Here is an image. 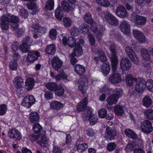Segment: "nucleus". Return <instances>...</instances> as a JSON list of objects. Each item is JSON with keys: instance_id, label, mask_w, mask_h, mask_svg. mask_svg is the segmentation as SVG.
<instances>
[{"instance_id": "f257e3e1", "label": "nucleus", "mask_w": 153, "mask_h": 153, "mask_svg": "<svg viewBox=\"0 0 153 153\" xmlns=\"http://www.w3.org/2000/svg\"><path fill=\"white\" fill-rule=\"evenodd\" d=\"M82 116L84 120H88L91 126L94 125L97 122V116L92 114L91 110L89 108H87L85 111V113H82Z\"/></svg>"}, {"instance_id": "f03ea898", "label": "nucleus", "mask_w": 153, "mask_h": 153, "mask_svg": "<svg viewBox=\"0 0 153 153\" xmlns=\"http://www.w3.org/2000/svg\"><path fill=\"white\" fill-rule=\"evenodd\" d=\"M63 64L62 61L57 57H53L51 60V65L55 71L64 76V78H66L63 70L62 69Z\"/></svg>"}, {"instance_id": "7ed1b4c3", "label": "nucleus", "mask_w": 153, "mask_h": 153, "mask_svg": "<svg viewBox=\"0 0 153 153\" xmlns=\"http://www.w3.org/2000/svg\"><path fill=\"white\" fill-rule=\"evenodd\" d=\"M109 49L111 52L110 58L111 61L112 71L114 73L115 72L118 64L116 48L115 45L113 44L110 45L109 46Z\"/></svg>"}, {"instance_id": "20e7f679", "label": "nucleus", "mask_w": 153, "mask_h": 153, "mask_svg": "<svg viewBox=\"0 0 153 153\" xmlns=\"http://www.w3.org/2000/svg\"><path fill=\"white\" fill-rule=\"evenodd\" d=\"M104 137L107 140H111L114 139L115 137L117 134L116 129L114 128H113L108 126L106 127Z\"/></svg>"}, {"instance_id": "39448f33", "label": "nucleus", "mask_w": 153, "mask_h": 153, "mask_svg": "<svg viewBox=\"0 0 153 153\" xmlns=\"http://www.w3.org/2000/svg\"><path fill=\"white\" fill-rule=\"evenodd\" d=\"M140 128L144 133L148 134L152 131L153 128L152 123L148 120H146L141 123Z\"/></svg>"}, {"instance_id": "423d86ee", "label": "nucleus", "mask_w": 153, "mask_h": 153, "mask_svg": "<svg viewBox=\"0 0 153 153\" xmlns=\"http://www.w3.org/2000/svg\"><path fill=\"white\" fill-rule=\"evenodd\" d=\"M131 18L134 21V23L137 25H144L146 21V19L145 17L138 15L135 13H133Z\"/></svg>"}, {"instance_id": "0eeeda50", "label": "nucleus", "mask_w": 153, "mask_h": 153, "mask_svg": "<svg viewBox=\"0 0 153 153\" xmlns=\"http://www.w3.org/2000/svg\"><path fill=\"white\" fill-rule=\"evenodd\" d=\"M146 87V82L143 78L137 79L136 82L135 88L136 91L139 93H142Z\"/></svg>"}, {"instance_id": "6e6552de", "label": "nucleus", "mask_w": 153, "mask_h": 153, "mask_svg": "<svg viewBox=\"0 0 153 153\" xmlns=\"http://www.w3.org/2000/svg\"><path fill=\"white\" fill-rule=\"evenodd\" d=\"M78 89L82 93H85L86 90L88 89V79L85 76L80 78L78 82Z\"/></svg>"}, {"instance_id": "1a4fd4ad", "label": "nucleus", "mask_w": 153, "mask_h": 153, "mask_svg": "<svg viewBox=\"0 0 153 153\" xmlns=\"http://www.w3.org/2000/svg\"><path fill=\"white\" fill-rule=\"evenodd\" d=\"M105 18L106 21L110 24L117 26L119 24V21L114 15L108 12H106L105 15Z\"/></svg>"}, {"instance_id": "9d476101", "label": "nucleus", "mask_w": 153, "mask_h": 153, "mask_svg": "<svg viewBox=\"0 0 153 153\" xmlns=\"http://www.w3.org/2000/svg\"><path fill=\"white\" fill-rule=\"evenodd\" d=\"M35 102V100L33 96L28 95L24 98L21 104L22 106L29 108Z\"/></svg>"}, {"instance_id": "9b49d317", "label": "nucleus", "mask_w": 153, "mask_h": 153, "mask_svg": "<svg viewBox=\"0 0 153 153\" xmlns=\"http://www.w3.org/2000/svg\"><path fill=\"white\" fill-rule=\"evenodd\" d=\"M8 135L14 140H19L22 137V136L20 132L15 128L9 130L8 132Z\"/></svg>"}, {"instance_id": "f8f14e48", "label": "nucleus", "mask_w": 153, "mask_h": 153, "mask_svg": "<svg viewBox=\"0 0 153 153\" xmlns=\"http://www.w3.org/2000/svg\"><path fill=\"white\" fill-rule=\"evenodd\" d=\"M95 53L98 55V56L94 57V59L96 61L100 60L103 62H105L107 60V58L104 51L100 49H96L95 51Z\"/></svg>"}, {"instance_id": "ddd939ff", "label": "nucleus", "mask_w": 153, "mask_h": 153, "mask_svg": "<svg viewBox=\"0 0 153 153\" xmlns=\"http://www.w3.org/2000/svg\"><path fill=\"white\" fill-rule=\"evenodd\" d=\"M131 63L128 58H123L121 60L120 66L121 69L124 71H128L130 68Z\"/></svg>"}, {"instance_id": "4468645a", "label": "nucleus", "mask_w": 153, "mask_h": 153, "mask_svg": "<svg viewBox=\"0 0 153 153\" xmlns=\"http://www.w3.org/2000/svg\"><path fill=\"white\" fill-rule=\"evenodd\" d=\"M39 52L38 51L29 52L27 57V60L29 62H33L40 56Z\"/></svg>"}, {"instance_id": "2eb2a0df", "label": "nucleus", "mask_w": 153, "mask_h": 153, "mask_svg": "<svg viewBox=\"0 0 153 153\" xmlns=\"http://www.w3.org/2000/svg\"><path fill=\"white\" fill-rule=\"evenodd\" d=\"M120 29L124 34H129L130 31V26L129 22L125 21H122L120 24Z\"/></svg>"}, {"instance_id": "dca6fc26", "label": "nucleus", "mask_w": 153, "mask_h": 153, "mask_svg": "<svg viewBox=\"0 0 153 153\" xmlns=\"http://www.w3.org/2000/svg\"><path fill=\"white\" fill-rule=\"evenodd\" d=\"M116 14L118 16L122 18H125L128 15L125 8L121 5L118 6L117 8Z\"/></svg>"}, {"instance_id": "f3484780", "label": "nucleus", "mask_w": 153, "mask_h": 153, "mask_svg": "<svg viewBox=\"0 0 153 153\" xmlns=\"http://www.w3.org/2000/svg\"><path fill=\"white\" fill-rule=\"evenodd\" d=\"M133 33L134 37L140 42L143 43L146 41L144 35L140 31L137 30H133Z\"/></svg>"}, {"instance_id": "a211bd4d", "label": "nucleus", "mask_w": 153, "mask_h": 153, "mask_svg": "<svg viewBox=\"0 0 153 153\" xmlns=\"http://www.w3.org/2000/svg\"><path fill=\"white\" fill-rule=\"evenodd\" d=\"M88 103V99L86 98H85L81 101L78 104L77 108L78 111H83L85 110V112L82 113H85L86 108H89L91 110V108L90 107H86V105Z\"/></svg>"}, {"instance_id": "6ab92c4d", "label": "nucleus", "mask_w": 153, "mask_h": 153, "mask_svg": "<svg viewBox=\"0 0 153 153\" xmlns=\"http://www.w3.org/2000/svg\"><path fill=\"white\" fill-rule=\"evenodd\" d=\"M116 69H117V68ZM116 70V69L115 72L114 73L112 71L113 74L110 76L109 78V81L113 83H117L121 80V76L120 74L117 73L116 74H114L115 73Z\"/></svg>"}, {"instance_id": "aec40b11", "label": "nucleus", "mask_w": 153, "mask_h": 153, "mask_svg": "<svg viewBox=\"0 0 153 153\" xmlns=\"http://www.w3.org/2000/svg\"><path fill=\"white\" fill-rule=\"evenodd\" d=\"M0 20V26L1 30H7L9 28V22L4 15L1 17Z\"/></svg>"}, {"instance_id": "412c9836", "label": "nucleus", "mask_w": 153, "mask_h": 153, "mask_svg": "<svg viewBox=\"0 0 153 153\" xmlns=\"http://www.w3.org/2000/svg\"><path fill=\"white\" fill-rule=\"evenodd\" d=\"M37 142L42 147H45L47 146L48 141L44 135H38Z\"/></svg>"}, {"instance_id": "4be33fe9", "label": "nucleus", "mask_w": 153, "mask_h": 153, "mask_svg": "<svg viewBox=\"0 0 153 153\" xmlns=\"http://www.w3.org/2000/svg\"><path fill=\"white\" fill-rule=\"evenodd\" d=\"M4 15L9 22L18 23L19 22V18L16 16L11 14L10 13Z\"/></svg>"}, {"instance_id": "5701e85b", "label": "nucleus", "mask_w": 153, "mask_h": 153, "mask_svg": "<svg viewBox=\"0 0 153 153\" xmlns=\"http://www.w3.org/2000/svg\"><path fill=\"white\" fill-rule=\"evenodd\" d=\"M13 82L15 87L17 88H21L24 83L23 79L19 76L15 77Z\"/></svg>"}, {"instance_id": "b1692460", "label": "nucleus", "mask_w": 153, "mask_h": 153, "mask_svg": "<svg viewBox=\"0 0 153 153\" xmlns=\"http://www.w3.org/2000/svg\"><path fill=\"white\" fill-rule=\"evenodd\" d=\"M35 82L32 78L27 79L25 82V88L27 90H31L35 85Z\"/></svg>"}, {"instance_id": "393cba45", "label": "nucleus", "mask_w": 153, "mask_h": 153, "mask_svg": "<svg viewBox=\"0 0 153 153\" xmlns=\"http://www.w3.org/2000/svg\"><path fill=\"white\" fill-rule=\"evenodd\" d=\"M34 1H30L27 4L28 8L31 10L32 13L33 14H35L38 11V6Z\"/></svg>"}, {"instance_id": "a878e982", "label": "nucleus", "mask_w": 153, "mask_h": 153, "mask_svg": "<svg viewBox=\"0 0 153 153\" xmlns=\"http://www.w3.org/2000/svg\"><path fill=\"white\" fill-rule=\"evenodd\" d=\"M74 70L77 74L80 76L85 73V68L82 65L77 64L74 67Z\"/></svg>"}, {"instance_id": "bb28decb", "label": "nucleus", "mask_w": 153, "mask_h": 153, "mask_svg": "<svg viewBox=\"0 0 153 153\" xmlns=\"http://www.w3.org/2000/svg\"><path fill=\"white\" fill-rule=\"evenodd\" d=\"M61 6L64 11L67 12L72 10L73 9L72 5L70 4L68 2L65 0L62 1Z\"/></svg>"}, {"instance_id": "cd10ccee", "label": "nucleus", "mask_w": 153, "mask_h": 153, "mask_svg": "<svg viewBox=\"0 0 153 153\" xmlns=\"http://www.w3.org/2000/svg\"><path fill=\"white\" fill-rule=\"evenodd\" d=\"M56 48L54 44H52L48 45L45 50L46 53L50 55H53L55 53Z\"/></svg>"}, {"instance_id": "c85d7f7f", "label": "nucleus", "mask_w": 153, "mask_h": 153, "mask_svg": "<svg viewBox=\"0 0 153 153\" xmlns=\"http://www.w3.org/2000/svg\"><path fill=\"white\" fill-rule=\"evenodd\" d=\"M91 29L93 32L96 33L97 38L100 40L101 39V37L102 34L100 32H96L97 29V24L95 23H93L91 25Z\"/></svg>"}, {"instance_id": "c756f323", "label": "nucleus", "mask_w": 153, "mask_h": 153, "mask_svg": "<svg viewBox=\"0 0 153 153\" xmlns=\"http://www.w3.org/2000/svg\"><path fill=\"white\" fill-rule=\"evenodd\" d=\"M137 79V78L133 77L131 74L126 75V82L128 85L132 86L133 83L136 82Z\"/></svg>"}, {"instance_id": "7c9ffc66", "label": "nucleus", "mask_w": 153, "mask_h": 153, "mask_svg": "<svg viewBox=\"0 0 153 153\" xmlns=\"http://www.w3.org/2000/svg\"><path fill=\"white\" fill-rule=\"evenodd\" d=\"M63 107V105L60 102L57 101H52L50 103L51 108L59 110L62 108Z\"/></svg>"}, {"instance_id": "2f4dec72", "label": "nucleus", "mask_w": 153, "mask_h": 153, "mask_svg": "<svg viewBox=\"0 0 153 153\" xmlns=\"http://www.w3.org/2000/svg\"><path fill=\"white\" fill-rule=\"evenodd\" d=\"M152 103V101L151 98L148 96H146L142 101L143 105L146 107L150 106Z\"/></svg>"}, {"instance_id": "473e14b6", "label": "nucleus", "mask_w": 153, "mask_h": 153, "mask_svg": "<svg viewBox=\"0 0 153 153\" xmlns=\"http://www.w3.org/2000/svg\"><path fill=\"white\" fill-rule=\"evenodd\" d=\"M118 99L117 97L112 94L107 98L106 101L109 104L112 105L116 104Z\"/></svg>"}, {"instance_id": "72a5a7b5", "label": "nucleus", "mask_w": 153, "mask_h": 153, "mask_svg": "<svg viewBox=\"0 0 153 153\" xmlns=\"http://www.w3.org/2000/svg\"><path fill=\"white\" fill-rule=\"evenodd\" d=\"M74 52L71 54H74V56H80L82 54V51L81 47L78 43L77 45L75 46Z\"/></svg>"}, {"instance_id": "f704fd0d", "label": "nucleus", "mask_w": 153, "mask_h": 153, "mask_svg": "<svg viewBox=\"0 0 153 153\" xmlns=\"http://www.w3.org/2000/svg\"><path fill=\"white\" fill-rule=\"evenodd\" d=\"M126 135L128 137L130 138L135 139L137 136V134L132 130L130 129H126L125 130Z\"/></svg>"}, {"instance_id": "c9c22d12", "label": "nucleus", "mask_w": 153, "mask_h": 153, "mask_svg": "<svg viewBox=\"0 0 153 153\" xmlns=\"http://www.w3.org/2000/svg\"><path fill=\"white\" fill-rule=\"evenodd\" d=\"M56 18L58 20H61L63 17V11L60 6H58L55 12Z\"/></svg>"}, {"instance_id": "e433bc0d", "label": "nucleus", "mask_w": 153, "mask_h": 153, "mask_svg": "<svg viewBox=\"0 0 153 153\" xmlns=\"http://www.w3.org/2000/svg\"><path fill=\"white\" fill-rule=\"evenodd\" d=\"M110 70V65L107 64H103L101 65V71L104 75H107Z\"/></svg>"}, {"instance_id": "4c0bfd02", "label": "nucleus", "mask_w": 153, "mask_h": 153, "mask_svg": "<svg viewBox=\"0 0 153 153\" xmlns=\"http://www.w3.org/2000/svg\"><path fill=\"white\" fill-rule=\"evenodd\" d=\"M39 119V116L37 113L32 112L30 116V119L32 123H34L37 122Z\"/></svg>"}, {"instance_id": "58836bf2", "label": "nucleus", "mask_w": 153, "mask_h": 153, "mask_svg": "<svg viewBox=\"0 0 153 153\" xmlns=\"http://www.w3.org/2000/svg\"><path fill=\"white\" fill-rule=\"evenodd\" d=\"M140 51L143 59L146 61H149L150 56L147 50L145 48L142 49Z\"/></svg>"}, {"instance_id": "ea45409f", "label": "nucleus", "mask_w": 153, "mask_h": 153, "mask_svg": "<svg viewBox=\"0 0 153 153\" xmlns=\"http://www.w3.org/2000/svg\"><path fill=\"white\" fill-rule=\"evenodd\" d=\"M135 149L141 148L143 146V143L142 140L138 139H136L133 141Z\"/></svg>"}, {"instance_id": "a19ab883", "label": "nucleus", "mask_w": 153, "mask_h": 153, "mask_svg": "<svg viewBox=\"0 0 153 153\" xmlns=\"http://www.w3.org/2000/svg\"><path fill=\"white\" fill-rule=\"evenodd\" d=\"M114 111L118 116H121L124 113V111L122 106L116 105L114 107Z\"/></svg>"}, {"instance_id": "79ce46f5", "label": "nucleus", "mask_w": 153, "mask_h": 153, "mask_svg": "<svg viewBox=\"0 0 153 153\" xmlns=\"http://www.w3.org/2000/svg\"><path fill=\"white\" fill-rule=\"evenodd\" d=\"M113 94L114 96L117 97L119 99L123 94V92L122 90L118 88H116L113 90Z\"/></svg>"}, {"instance_id": "37998d69", "label": "nucleus", "mask_w": 153, "mask_h": 153, "mask_svg": "<svg viewBox=\"0 0 153 153\" xmlns=\"http://www.w3.org/2000/svg\"><path fill=\"white\" fill-rule=\"evenodd\" d=\"M67 44L71 48H73L77 45L75 39L73 37L68 38L67 41Z\"/></svg>"}, {"instance_id": "c03bdc74", "label": "nucleus", "mask_w": 153, "mask_h": 153, "mask_svg": "<svg viewBox=\"0 0 153 153\" xmlns=\"http://www.w3.org/2000/svg\"><path fill=\"white\" fill-rule=\"evenodd\" d=\"M88 148V145L86 143H82L78 145L77 150L79 152H82L86 150Z\"/></svg>"}, {"instance_id": "a18cd8bd", "label": "nucleus", "mask_w": 153, "mask_h": 153, "mask_svg": "<svg viewBox=\"0 0 153 153\" xmlns=\"http://www.w3.org/2000/svg\"><path fill=\"white\" fill-rule=\"evenodd\" d=\"M57 86L56 83L52 82H49L46 85L47 88L51 91H54Z\"/></svg>"}, {"instance_id": "49530a36", "label": "nucleus", "mask_w": 153, "mask_h": 153, "mask_svg": "<svg viewBox=\"0 0 153 153\" xmlns=\"http://www.w3.org/2000/svg\"><path fill=\"white\" fill-rule=\"evenodd\" d=\"M63 25L66 27L71 26L72 24L71 20L67 17H64L63 19Z\"/></svg>"}, {"instance_id": "de8ad7c7", "label": "nucleus", "mask_w": 153, "mask_h": 153, "mask_svg": "<svg viewBox=\"0 0 153 153\" xmlns=\"http://www.w3.org/2000/svg\"><path fill=\"white\" fill-rule=\"evenodd\" d=\"M54 2L53 0H48L46 2L45 7L49 10H52L54 8Z\"/></svg>"}, {"instance_id": "09e8293b", "label": "nucleus", "mask_w": 153, "mask_h": 153, "mask_svg": "<svg viewBox=\"0 0 153 153\" xmlns=\"http://www.w3.org/2000/svg\"><path fill=\"white\" fill-rule=\"evenodd\" d=\"M54 91L55 94L58 96H61L64 93V89L60 86H57Z\"/></svg>"}, {"instance_id": "8fccbe9b", "label": "nucleus", "mask_w": 153, "mask_h": 153, "mask_svg": "<svg viewBox=\"0 0 153 153\" xmlns=\"http://www.w3.org/2000/svg\"><path fill=\"white\" fill-rule=\"evenodd\" d=\"M145 116L148 119L151 120H153V110L149 109L144 113Z\"/></svg>"}, {"instance_id": "3c124183", "label": "nucleus", "mask_w": 153, "mask_h": 153, "mask_svg": "<svg viewBox=\"0 0 153 153\" xmlns=\"http://www.w3.org/2000/svg\"><path fill=\"white\" fill-rule=\"evenodd\" d=\"M95 1L100 5L103 7H107L110 5V3L108 0H95Z\"/></svg>"}, {"instance_id": "603ef678", "label": "nucleus", "mask_w": 153, "mask_h": 153, "mask_svg": "<svg viewBox=\"0 0 153 153\" xmlns=\"http://www.w3.org/2000/svg\"><path fill=\"white\" fill-rule=\"evenodd\" d=\"M30 46L27 44L25 43V42L22 43L20 45L19 48L20 50L23 53H27L29 52L28 48Z\"/></svg>"}, {"instance_id": "864d4df0", "label": "nucleus", "mask_w": 153, "mask_h": 153, "mask_svg": "<svg viewBox=\"0 0 153 153\" xmlns=\"http://www.w3.org/2000/svg\"><path fill=\"white\" fill-rule=\"evenodd\" d=\"M129 57L134 63L137 64L138 63L139 59L135 53H133Z\"/></svg>"}, {"instance_id": "5fc2aeb1", "label": "nucleus", "mask_w": 153, "mask_h": 153, "mask_svg": "<svg viewBox=\"0 0 153 153\" xmlns=\"http://www.w3.org/2000/svg\"><path fill=\"white\" fill-rule=\"evenodd\" d=\"M84 20L85 22L89 24H91L93 21L91 14L88 13L85 15Z\"/></svg>"}, {"instance_id": "6e6d98bb", "label": "nucleus", "mask_w": 153, "mask_h": 153, "mask_svg": "<svg viewBox=\"0 0 153 153\" xmlns=\"http://www.w3.org/2000/svg\"><path fill=\"white\" fill-rule=\"evenodd\" d=\"M42 129V127L38 123H36L33 125V130L35 133H37L40 132Z\"/></svg>"}, {"instance_id": "4d7b16f0", "label": "nucleus", "mask_w": 153, "mask_h": 153, "mask_svg": "<svg viewBox=\"0 0 153 153\" xmlns=\"http://www.w3.org/2000/svg\"><path fill=\"white\" fill-rule=\"evenodd\" d=\"M117 147V145L115 142L109 143L107 146V150L110 152L114 150Z\"/></svg>"}, {"instance_id": "13d9d810", "label": "nucleus", "mask_w": 153, "mask_h": 153, "mask_svg": "<svg viewBox=\"0 0 153 153\" xmlns=\"http://www.w3.org/2000/svg\"><path fill=\"white\" fill-rule=\"evenodd\" d=\"M9 67L13 71L16 70L18 68V64L16 61H11L9 62Z\"/></svg>"}, {"instance_id": "bf43d9fd", "label": "nucleus", "mask_w": 153, "mask_h": 153, "mask_svg": "<svg viewBox=\"0 0 153 153\" xmlns=\"http://www.w3.org/2000/svg\"><path fill=\"white\" fill-rule=\"evenodd\" d=\"M57 32L55 29H52L49 32V36L52 39H55L56 38Z\"/></svg>"}, {"instance_id": "052dcab7", "label": "nucleus", "mask_w": 153, "mask_h": 153, "mask_svg": "<svg viewBox=\"0 0 153 153\" xmlns=\"http://www.w3.org/2000/svg\"><path fill=\"white\" fill-rule=\"evenodd\" d=\"M88 36L89 38L88 39L91 45V46L94 45L96 43L95 40L92 34L88 33Z\"/></svg>"}, {"instance_id": "680f3d73", "label": "nucleus", "mask_w": 153, "mask_h": 153, "mask_svg": "<svg viewBox=\"0 0 153 153\" xmlns=\"http://www.w3.org/2000/svg\"><path fill=\"white\" fill-rule=\"evenodd\" d=\"M7 111V106L4 104L0 105V115L4 114Z\"/></svg>"}, {"instance_id": "e2e57ef3", "label": "nucleus", "mask_w": 153, "mask_h": 153, "mask_svg": "<svg viewBox=\"0 0 153 153\" xmlns=\"http://www.w3.org/2000/svg\"><path fill=\"white\" fill-rule=\"evenodd\" d=\"M107 113V111L105 109L103 108L100 109L98 112L99 116L102 118L105 117Z\"/></svg>"}, {"instance_id": "0e129e2a", "label": "nucleus", "mask_w": 153, "mask_h": 153, "mask_svg": "<svg viewBox=\"0 0 153 153\" xmlns=\"http://www.w3.org/2000/svg\"><path fill=\"white\" fill-rule=\"evenodd\" d=\"M71 33L72 36H77L79 33V30L76 27H74L71 29Z\"/></svg>"}, {"instance_id": "69168bd1", "label": "nucleus", "mask_w": 153, "mask_h": 153, "mask_svg": "<svg viewBox=\"0 0 153 153\" xmlns=\"http://www.w3.org/2000/svg\"><path fill=\"white\" fill-rule=\"evenodd\" d=\"M146 87L150 91H151L153 88V80L149 79L146 82Z\"/></svg>"}, {"instance_id": "338daca9", "label": "nucleus", "mask_w": 153, "mask_h": 153, "mask_svg": "<svg viewBox=\"0 0 153 153\" xmlns=\"http://www.w3.org/2000/svg\"><path fill=\"white\" fill-rule=\"evenodd\" d=\"M63 150L58 146L53 145L52 153H62Z\"/></svg>"}, {"instance_id": "774afa93", "label": "nucleus", "mask_w": 153, "mask_h": 153, "mask_svg": "<svg viewBox=\"0 0 153 153\" xmlns=\"http://www.w3.org/2000/svg\"><path fill=\"white\" fill-rule=\"evenodd\" d=\"M33 40L31 39L30 36H27L23 38V42H25V43L27 44L29 46H30L32 43Z\"/></svg>"}]
</instances>
